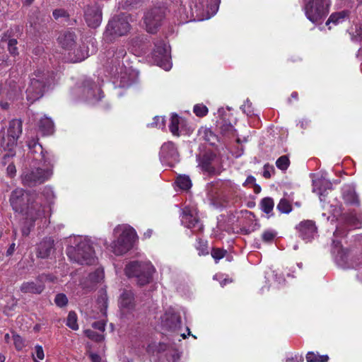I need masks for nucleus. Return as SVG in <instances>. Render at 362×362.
I'll use <instances>...</instances> for the list:
<instances>
[{
  "mask_svg": "<svg viewBox=\"0 0 362 362\" xmlns=\"http://www.w3.org/2000/svg\"><path fill=\"white\" fill-rule=\"evenodd\" d=\"M298 235L305 242H310L317 235V229L315 223L311 220L301 221L296 226Z\"/></svg>",
  "mask_w": 362,
  "mask_h": 362,
  "instance_id": "nucleus-18",
  "label": "nucleus"
},
{
  "mask_svg": "<svg viewBox=\"0 0 362 362\" xmlns=\"http://www.w3.org/2000/svg\"><path fill=\"white\" fill-rule=\"evenodd\" d=\"M276 209L282 214H289L292 211V206L288 200L282 198L277 204Z\"/></svg>",
  "mask_w": 362,
  "mask_h": 362,
  "instance_id": "nucleus-36",
  "label": "nucleus"
},
{
  "mask_svg": "<svg viewBox=\"0 0 362 362\" xmlns=\"http://www.w3.org/2000/svg\"><path fill=\"white\" fill-rule=\"evenodd\" d=\"M155 268L150 262L132 261L124 269L125 274L129 278H134L137 284L144 286L149 284L153 278Z\"/></svg>",
  "mask_w": 362,
  "mask_h": 362,
  "instance_id": "nucleus-4",
  "label": "nucleus"
},
{
  "mask_svg": "<svg viewBox=\"0 0 362 362\" xmlns=\"http://www.w3.org/2000/svg\"><path fill=\"white\" fill-rule=\"evenodd\" d=\"M53 17L57 20L59 18H68L69 16L66 11L63 8L55 9L52 12Z\"/></svg>",
  "mask_w": 362,
  "mask_h": 362,
  "instance_id": "nucleus-50",
  "label": "nucleus"
},
{
  "mask_svg": "<svg viewBox=\"0 0 362 362\" xmlns=\"http://www.w3.org/2000/svg\"><path fill=\"white\" fill-rule=\"evenodd\" d=\"M76 39L75 33L71 31H66L58 37L59 42L62 47L69 51V54L70 56L74 54V57L71 58L73 62H81L88 56V52L84 48L79 47L75 49Z\"/></svg>",
  "mask_w": 362,
  "mask_h": 362,
  "instance_id": "nucleus-9",
  "label": "nucleus"
},
{
  "mask_svg": "<svg viewBox=\"0 0 362 362\" xmlns=\"http://www.w3.org/2000/svg\"><path fill=\"white\" fill-rule=\"evenodd\" d=\"M66 325L73 330L78 329V325L77 323V315L74 311H70L69 313Z\"/></svg>",
  "mask_w": 362,
  "mask_h": 362,
  "instance_id": "nucleus-37",
  "label": "nucleus"
},
{
  "mask_svg": "<svg viewBox=\"0 0 362 362\" xmlns=\"http://www.w3.org/2000/svg\"><path fill=\"white\" fill-rule=\"evenodd\" d=\"M130 28L131 25L127 16H115L108 21L103 33V40L107 42H112L117 37L126 35Z\"/></svg>",
  "mask_w": 362,
  "mask_h": 362,
  "instance_id": "nucleus-6",
  "label": "nucleus"
},
{
  "mask_svg": "<svg viewBox=\"0 0 362 362\" xmlns=\"http://www.w3.org/2000/svg\"><path fill=\"white\" fill-rule=\"evenodd\" d=\"M112 54V57L115 58V61L119 63L120 59H123L127 52L124 46L119 47H112L108 51V55Z\"/></svg>",
  "mask_w": 362,
  "mask_h": 362,
  "instance_id": "nucleus-29",
  "label": "nucleus"
},
{
  "mask_svg": "<svg viewBox=\"0 0 362 362\" xmlns=\"http://www.w3.org/2000/svg\"><path fill=\"white\" fill-rule=\"evenodd\" d=\"M73 92L80 93L81 99L90 103L98 102L103 97L100 88L90 78L84 79L81 86L75 88Z\"/></svg>",
  "mask_w": 362,
  "mask_h": 362,
  "instance_id": "nucleus-11",
  "label": "nucleus"
},
{
  "mask_svg": "<svg viewBox=\"0 0 362 362\" xmlns=\"http://www.w3.org/2000/svg\"><path fill=\"white\" fill-rule=\"evenodd\" d=\"M153 230L151 229H148L146 232L144 233V235L146 238H149L152 235Z\"/></svg>",
  "mask_w": 362,
  "mask_h": 362,
  "instance_id": "nucleus-61",
  "label": "nucleus"
},
{
  "mask_svg": "<svg viewBox=\"0 0 362 362\" xmlns=\"http://www.w3.org/2000/svg\"><path fill=\"white\" fill-rule=\"evenodd\" d=\"M84 18L88 27L98 28L102 22V10L98 4L88 6L84 11Z\"/></svg>",
  "mask_w": 362,
  "mask_h": 362,
  "instance_id": "nucleus-19",
  "label": "nucleus"
},
{
  "mask_svg": "<svg viewBox=\"0 0 362 362\" xmlns=\"http://www.w3.org/2000/svg\"><path fill=\"white\" fill-rule=\"evenodd\" d=\"M6 170H7L8 175L11 177L16 175V167L13 164L8 165Z\"/></svg>",
  "mask_w": 362,
  "mask_h": 362,
  "instance_id": "nucleus-54",
  "label": "nucleus"
},
{
  "mask_svg": "<svg viewBox=\"0 0 362 362\" xmlns=\"http://www.w3.org/2000/svg\"><path fill=\"white\" fill-rule=\"evenodd\" d=\"M165 16V9L164 8L156 7L148 11L144 16L146 30L151 33H156L158 28L161 25Z\"/></svg>",
  "mask_w": 362,
  "mask_h": 362,
  "instance_id": "nucleus-14",
  "label": "nucleus"
},
{
  "mask_svg": "<svg viewBox=\"0 0 362 362\" xmlns=\"http://www.w3.org/2000/svg\"><path fill=\"white\" fill-rule=\"evenodd\" d=\"M35 221L25 219L24 226L21 228V233L23 236H28L31 229L34 227Z\"/></svg>",
  "mask_w": 362,
  "mask_h": 362,
  "instance_id": "nucleus-45",
  "label": "nucleus"
},
{
  "mask_svg": "<svg viewBox=\"0 0 362 362\" xmlns=\"http://www.w3.org/2000/svg\"><path fill=\"white\" fill-rule=\"evenodd\" d=\"M13 344H14L15 348L18 351H21L25 347V341L20 335L13 334Z\"/></svg>",
  "mask_w": 362,
  "mask_h": 362,
  "instance_id": "nucleus-46",
  "label": "nucleus"
},
{
  "mask_svg": "<svg viewBox=\"0 0 362 362\" xmlns=\"http://www.w3.org/2000/svg\"><path fill=\"white\" fill-rule=\"evenodd\" d=\"M193 112L197 117H202L208 114L209 110L203 104H197L194 106Z\"/></svg>",
  "mask_w": 362,
  "mask_h": 362,
  "instance_id": "nucleus-40",
  "label": "nucleus"
},
{
  "mask_svg": "<svg viewBox=\"0 0 362 362\" xmlns=\"http://www.w3.org/2000/svg\"><path fill=\"white\" fill-rule=\"evenodd\" d=\"M163 328L168 331H175L181 327V317L173 308H168L161 317Z\"/></svg>",
  "mask_w": 362,
  "mask_h": 362,
  "instance_id": "nucleus-17",
  "label": "nucleus"
},
{
  "mask_svg": "<svg viewBox=\"0 0 362 362\" xmlns=\"http://www.w3.org/2000/svg\"><path fill=\"white\" fill-rule=\"evenodd\" d=\"M154 121L151 124H148V126L151 127H156L159 129H163L165 127V119L164 117H155Z\"/></svg>",
  "mask_w": 362,
  "mask_h": 362,
  "instance_id": "nucleus-47",
  "label": "nucleus"
},
{
  "mask_svg": "<svg viewBox=\"0 0 362 362\" xmlns=\"http://www.w3.org/2000/svg\"><path fill=\"white\" fill-rule=\"evenodd\" d=\"M298 94L297 92H293L291 95V97L295 100L298 99Z\"/></svg>",
  "mask_w": 362,
  "mask_h": 362,
  "instance_id": "nucleus-64",
  "label": "nucleus"
},
{
  "mask_svg": "<svg viewBox=\"0 0 362 362\" xmlns=\"http://www.w3.org/2000/svg\"><path fill=\"white\" fill-rule=\"evenodd\" d=\"M29 153L33 160L38 161L45 167H53L55 162L54 156L51 153L45 151L42 146L37 142V139H32L28 141Z\"/></svg>",
  "mask_w": 362,
  "mask_h": 362,
  "instance_id": "nucleus-12",
  "label": "nucleus"
},
{
  "mask_svg": "<svg viewBox=\"0 0 362 362\" xmlns=\"http://www.w3.org/2000/svg\"><path fill=\"white\" fill-rule=\"evenodd\" d=\"M341 261H344L345 264H341V266L344 268H354L356 269L359 267L362 264V254H361L359 256L356 257V259L354 261H352L350 264L346 263V259L347 256L344 255V256H341Z\"/></svg>",
  "mask_w": 362,
  "mask_h": 362,
  "instance_id": "nucleus-35",
  "label": "nucleus"
},
{
  "mask_svg": "<svg viewBox=\"0 0 362 362\" xmlns=\"http://www.w3.org/2000/svg\"><path fill=\"white\" fill-rule=\"evenodd\" d=\"M92 327L94 329L103 332L105 329V323L103 321H96L92 324Z\"/></svg>",
  "mask_w": 362,
  "mask_h": 362,
  "instance_id": "nucleus-51",
  "label": "nucleus"
},
{
  "mask_svg": "<svg viewBox=\"0 0 362 362\" xmlns=\"http://www.w3.org/2000/svg\"><path fill=\"white\" fill-rule=\"evenodd\" d=\"M277 232L274 229H268L264 230L262 234V241L265 243L270 244L277 236Z\"/></svg>",
  "mask_w": 362,
  "mask_h": 362,
  "instance_id": "nucleus-38",
  "label": "nucleus"
},
{
  "mask_svg": "<svg viewBox=\"0 0 362 362\" xmlns=\"http://www.w3.org/2000/svg\"><path fill=\"white\" fill-rule=\"evenodd\" d=\"M16 250V244L15 243H11L10 245V246L8 247L7 251H6V256H11L13 254L14 251Z\"/></svg>",
  "mask_w": 362,
  "mask_h": 362,
  "instance_id": "nucleus-56",
  "label": "nucleus"
},
{
  "mask_svg": "<svg viewBox=\"0 0 362 362\" xmlns=\"http://www.w3.org/2000/svg\"><path fill=\"white\" fill-rule=\"evenodd\" d=\"M88 356L92 362H101V357L98 354L90 352Z\"/></svg>",
  "mask_w": 362,
  "mask_h": 362,
  "instance_id": "nucleus-53",
  "label": "nucleus"
},
{
  "mask_svg": "<svg viewBox=\"0 0 362 362\" xmlns=\"http://www.w3.org/2000/svg\"><path fill=\"white\" fill-rule=\"evenodd\" d=\"M329 360L328 355H320L318 353L309 351L306 355L307 362H327Z\"/></svg>",
  "mask_w": 362,
  "mask_h": 362,
  "instance_id": "nucleus-33",
  "label": "nucleus"
},
{
  "mask_svg": "<svg viewBox=\"0 0 362 362\" xmlns=\"http://www.w3.org/2000/svg\"><path fill=\"white\" fill-rule=\"evenodd\" d=\"M256 179L254 176L250 175L247 177L246 180L243 183L244 186H247L248 185H255V184Z\"/></svg>",
  "mask_w": 362,
  "mask_h": 362,
  "instance_id": "nucleus-55",
  "label": "nucleus"
},
{
  "mask_svg": "<svg viewBox=\"0 0 362 362\" xmlns=\"http://www.w3.org/2000/svg\"><path fill=\"white\" fill-rule=\"evenodd\" d=\"M114 234L118 235L117 240L111 244V250L115 255H122L127 252L133 246L136 233L133 228L122 225L114 229Z\"/></svg>",
  "mask_w": 362,
  "mask_h": 362,
  "instance_id": "nucleus-5",
  "label": "nucleus"
},
{
  "mask_svg": "<svg viewBox=\"0 0 362 362\" xmlns=\"http://www.w3.org/2000/svg\"><path fill=\"white\" fill-rule=\"evenodd\" d=\"M179 123L180 117L176 113H173L170 117L169 129L175 136H179Z\"/></svg>",
  "mask_w": 362,
  "mask_h": 362,
  "instance_id": "nucleus-34",
  "label": "nucleus"
},
{
  "mask_svg": "<svg viewBox=\"0 0 362 362\" xmlns=\"http://www.w3.org/2000/svg\"><path fill=\"white\" fill-rule=\"evenodd\" d=\"M159 156L162 162H176L179 158L177 149L172 141L165 142L161 146Z\"/></svg>",
  "mask_w": 362,
  "mask_h": 362,
  "instance_id": "nucleus-21",
  "label": "nucleus"
},
{
  "mask_svg": "<svg viewBox=\"0 0 362 362\" xmlns=\"http://www.w3.org/2000/svg\"><path fill=\"white\" fill-rule=\"evenodd\" d=\"M349 12L348 11H341L336 13H333L329 17L328 20L326 22V25H329V23H333L334 25H338L344 22L349 18Z\"/></svg>",
  "mask_w": 362,
  "mask_h": 362,
  "instance_id": "nucleus-24",
  "label": "nucleus"
},
{
  "mask_svg": "<svg viewBox=\"0 0 362 362\" xmlns=\"http://www.w3.org/2000/svg\"><path fill=\"white\" fill-rule=\"evenodd\" d=\"M196 248L199 251V255H206L209 254L207 242L200 238L197 240Z\"/></svg>",
  "mask_w": 362,
  "mask_h": 362,
  "instance_id": "nucleus-41",
  "label": "nucleus"
},
{
  "mask_svg": "<svg viewBox=\"0 0 362 362\" xmlns=\"http://www.w3.org/2000/svg\"><path fill=\"white\" fill-rule=\"evenodd\" d=\"M267 168H268L267 165H265L264 166L263 176L265 178H269L271 177V174H270L269 171L267 170Z\"/></svg>",
  "mask_w": 362,
  "mask_h": 362,
  "instance_id": "nucleus-59",
  "label": "nucleus"
},
{
  "mask_svg": "<svg viewBox=\"0 0 362 362\" xmlns=\"http://www.w3.org/2000/svg\"><path fill=\"white\" fill-rule=\"evenodd\" d=\"M217 126L218 127L221 134L224 136H229L234 133V127L230 123L225 121H218Z\"/></svg>",
  "mask_w": 362,
  "mask_h": 362,
  "instance_id": "nucleus-31",
  "label": "nucleus"
},
{
  "mask_svg": "<svg viewBox=\"0 0 362 362\" xmlns=\"http://www.w3.org/2000/svg\"><path fill=\"white\" fill-rule=\"evenodd\" d=\"M35 0H23V4L24 6H30L33 4Z\"/></svg>",
  "mask_w": 362,
  "mask_h": 362,
  "instance_id": "nucleus-63",
  "label": "nucleus"
},
{
  "mask_svg": "<svg viewBox=\"0 0 362 362\" xmlns=\"http://www.w3.org/2000/svg\"><path fill=\"white\" fill-rule=\"evenodd\" d=\"M0 107L4 110H7L9 107V104L7 102L0 101Z\"/></svg>",
  "mask_w": 362,
  "mask_h": 362,
  "instance_id": "nucleus-60",
  "label": "nucleus"
},
{
  "mask_svg": "<svg viewBox=\"0 0 362 362\" xmlns=\"http://www.w3.org/2000/svg\"><path fill=\"white\" fill-rule=\"evenodd\" d=\"M119 307L123 314L130 313L135 310V294L132 290L124 289L118 300Z\"/></svg>",
  "mask_w": 362,
  "mask_h": 362,
  "instance_id": "nucleus-20",
  "label": "nucleus"
},
{
  "mask_svg": "<svg viewBox=\"0 0 362 362\" xmlns=\"http://www.w3.org/2000/svg\"><path fill=\"white\" fill-rule=\"evenodd\" d=\"M86 335L90 339L100 342L103 341L104 335L101 333H98L95 331L91 329H87L85 332Z\"/></svg>",
  "mask_w": 362,
  "mask_h": 362,
  "instance_id": "nucleus-42",
  "label": "nucleus"
},
{
  "mask_svg": "<svg viewBox=\"0 0 362 362\" xmlns=\"http://www.w3.org/2000/svg\"><path fill=\"white\" fill-rule=\"evenodd\" d=\"M153 62L165 71L172 67L169 47L163 41H158L155 43V48L152 52Z\"/></svg>",
  "mask_w": 362,
  "mask_h": 362,
  "instance_id": "nucleus-13",
  "label": "nucleus"
},
{
  "mask_svg": "<svg viewBox=\"0 0 362 362\" xmlns=\"http://www.w3.org/2000/svg\"><path fill=\"white\" fill-rule=\"evenodd\" d=\"M180 217L182 224L185 227L192 229L194 232L203 230L204 226L194 209L189 206H185L182 209Z\"/></svg>",
  "mask_w": 362,
  "mask_h": 362,
  "instance_id": "nucleus-15",
  "label": "nucleus"
},
{
  "mask_svg": "<svg viewBox=\"0 0 362 362\" xmlns=\"http://www.w3.org/2000/svg\"><path fill=\"white\" fill-rule=\"evenodd\" d=\"M54 251V240L52 238H45L37 245V257L45 259Z\"/></svg>",
  "mask_w": 362,
  "mask_h": 362,
  "instance_id": "nucleus-22",
  "label": "nucleus"
},
{
  "mask_svg": "<svg viewBox=\"0 0 362 362\" xmlns=\"http://www.w3.org/2000/svg\"><path fill=\"white\" fill-rule=\"evenodd\" d=\"M260 191H261V187H260V186H259V185H257V184H256V183H255V184L254 185V192H255L256 194H258V193H259V192H260Z\"/></svg>",
  "mask_w": 362,
  "mask_h": 362,
  "instance_id": "nucleus-62",
  "label": "nucleus"
},
{
  "mask_svg": "<svg viewBox=\"0 0 362 362\" xmlns=\"http://www.w3.org/2000/svg\"><path fill=\"white\" fill-rule=\"evenodd\" d=\"M274 207V201L271 197H264L259 202L260 209L268 215V217L273 216L272 211Z\"/></svg>",
  "mask_w": 362,
  "mask_h": 362,
  "instance_id": "nucleus-26",
  "label": "nucleus"
},
{
  "mask_svg": "<svg viewBox=\"0 0 362 362\" xmlns=\"http://www.w3.org/2000/svg\"><path fill=\"white\" fill-rule=\"evenodd\" d=\"M216 156L213 153H206L201 158L200 165L202 168L206 171H211L213 169L211 163L215 158Z\"/></svg>",
  "mask_w": 362,
  "mask_h": 362,
  "instance_id": "nucleus-28",
  "label": "nucleus"
},
{
  "mask_svg": "<svg viewBox=\"0 0 362 362\" xmlns=\"http://www.w3.org/2000/svg\"><path fill=\"white\" fill-rule=\"evenodd\" d=\"M39 128L44 134L49 135L54 132V123L51 119L45 117L40 120Z\"/></svg>",
  "mask_w": 362,
  "mask_h": 362,
  "instance_id": "nucleus-27",
  "label": "nucleus"
},
{
  "mask_svg": "<svg viewBox=\"0 0 362 362\" xmlns=\"http://www.w3.org/2000/svg\"><path fill=\"white\" fill-rule=\"evenodd\" d=\"M274 277H275L276 281H278L279 284L285 281L284 277L281 276V274L276 273L274 274Z\"/></svg>",
  "mask_w": 362,
  "mask_h": 362,
  "instance_id": "nucleus-58",
  "label": "nucleus"
},
{
  "mask_svg": "<svg viewBox=\"0 0 362 362\" xmlns=\"http://www.w3.org/2000/svg\"><path fill=\"white\" fill-rule=\"evenodd\" d=\"M54 82V73L44 67L37 68L30 76V84L26 90L27 100L33 103L42 98Z\"/></svg>",
  "mask_w": 362,
  "mask_h": 362,
  "instance_id": "nucleus-2",
  "label": "nucleus"
},
{
  "mask_svg": "<svg viewBox=\"0 0 362 362\" xmlns=\"http://www.w3.org/2000/svg\"><path fill=\"white\" fill-rule=\"evenodd\" d=\"M66 252L71 261L79 264L91 265L96 262L93 247L86 239H80L75 246L67 247Z\"/></svg>",
  "mask_w": 362,
  "mask_h": 362,
  "instance_id": "nucleus-3",
  "label": "nucleus"
},
{
  "mask_svg": "<svg viewBox=\"0 0 362 362\" xmlns=\"http://www.w3.org/2000/svg\"><path fill=\"white\" fill-rule=\"evenodd\" d=\"M9 202L13 211L24 219L36 221L44 215L42 205L35 200V194L30 191L15 189L11 193Z\"/></svg>",
  "mask_w": 362,
  "mask_h": 362,
  "instance_id": "nucleus-1",
  "label": "nucleus"
},
{
  "mask_svg": "<svg viewBox=\"0 0 362 362\" xmlns=\"http://www.w3.org/2000/svg\"><path fill=\"white\" fill-rule=\"evenodd\" d=\"M342 197L346 204H359L358 196L356 192L355 187L352 185H346L342 188Z\"/></svg>",
  "mask_w": 362,
  "mask_h": 362,
  "instance_id": "nucleus-23",
  "label": "nucleus"
},
{
  "mask_svg": "<svg viewBox=\"0 0 362 362\" xmlns=\"http://www.w3.org/2000/svg\"><path fill=\"white\" fill-rule=\"evenodd\" d=\"M330 0H310L305 6L307 18L313 23L321 22L328 14Z\"/></svg>",
  "mask_w": 362,
  "mask_h": 362,
  "instance_id": "nucleus-8",
  "label": "nucleus"
},
{
  "mask_svg": "<svg viewBox=\"0 0 362 362\" xmlns=\"http://www.w3.org/2000/svg\"><path fill=\"white\" fill-rule=\"evenodd\" d=\"M36 356L38 359L42 360L45 358V354L42 346L40 345H36L35 346Z\"/></svg>",
  "mask_w": 362,
  "mask_h": 362,
  "instance_id": "nucleus-52",
  "label": "nucleus"
},
{
  "mask_svg": "<svg viewBox=\"0 0 362 362\" xmlns=\"http://www.w3.org/2000/svg\"><path fill=\"white\" fill-rule=\"evenodd\" d=\"M49 279V276L45 274L39 275L35 281L23 282L20 290L24 293L40 294L45 290V282Z\"/></svg>",
  "mask_w": 362,
  "mask_h": 362,
  "instance_id": "nucleus-16",
  "label": "nucleus"
},
{
  "mask_svg": "<svg viewBox=\"0 0 362 362\" xmlns=\"http://www.w3.org/2000/svg\"><path fill=\"white\" fill-rule=\"evenodd\" d=\"M211 254L216 263H217L226 255V250L220 248H213Z\"/></svg>",
  "mask_w": 362,
  "mask_h": 362,
  "instance_id": "nucleus-44",
  "label": "nucleus"
},
{
  "mask_svg": "<svg viewBox=\"0 0 362 362\" xmlns=\"http://www.w3.org/2000/svg\"><path fill=\"white\" fill-rule=\"evenodd\" d=\"M21 134V120L14 119L10 121L7 131V136L6 137L3 136L0 142V146L2 148V149L9 152L5 155V157L14 156L13 148L16 147L17 140Z\"/></svg>",
  "mask_w": 362,
  "mask_h": 362,
  "instance_id": "nucleus-7",
  "label": "nucleus"
},
{
  "mask_svg": "<svg viewBox=\"0 0 362 362\" xmlns=\"http://www.w3.org/2000/svg\"><path fill=\"white\" fill-rule=\"evenodd\" d=\"M51 167H47L44 170L41 168H35L25 170L23 172L21 178L22 184L27 187H34L40 185L47 180L52 175Z\"/></svg>",
  "mask_w": 362,
  "mask_h": 362,
  "instance_id": "nucleus-10",
  "label": "nucleus"
},
{
  "mask_svg": "<svg viewBox=\"0 0 362 362\" xmlns=\"http://www.w3.org/2000/svg\"><path fill=\"white\" fill-rule=\"evenodd\" d=\"M199 136L201 139L208 142L210 145H215L217 136L209 128L202 127L199 130Z\"/></svg>",
  "mask_w": 362,
  "mask_h": 362,
  "instance_id": "nucleus-25",
  "label": "nucleus"
},
{
  "mask_svg": "<svg viewBox=\"0 0 362 362\" xmlns=\"http://www.w3.org/2000/svg\"><path fill=\"white\" fill-rule=\"evenodd\" d=\"M10 35L8 33H5L2 37V41H7L8 40V50L9 53L13 55L16 56L18 54V47H17V40L14 38H11Z\"/></svg>",
  "mask_w": 362,
  "mask_h": 362,
  "instance_id": "nucleus-30",
  "label": "nucleus"
},
{
  "mask_svg": "<svg viewBox=\"0 0 362 362\" xmlns=\"http://www.w3.org/2000/svg\"><path fill=\"white\" fill-rule=\"evenodd\" d=\"M220 2L221 0H206L205 4L203 1L202 4H203V6L205 5L207 8L210 7L211 10L216 11L218 10Z\"/></svg>",
  "mask_w": 362,
  "mask_h": 362,
  "instance_id": "nucleus-49",
  "label": "nucleus"
},
{
  "mask_svg": "<svg viewBox=\"0 0 362 362\" xmlns=\"http://www.w3.org/2000/svg\"><path fill=\"white\" fill-rule=\"evenodd\" d=\"M177 186L183 190H187L192 187V182L189 176L180 175L175 180Z\"/></svg>",
  "mask_w": 362,
  "mask_h": 362,
  "instance_id": "nucleus-32",
  "label": "nucleus"
},
{
  "mask_svg": "<svg viewBox=\"0 0 362 362\" xmlns=\"http://www.w3.org/2000/svg\"><path fill=\"white\" fill-rule=\"evenodd\" d=\"M356 33L357 36L362 40V24L359 25L356 30Z\"/></svg>",
  "mask_w": 362,
  "mask_h": 362,
  "instance_id": "nucleus-57",
  "label": "nucleus"
},
{
  "mask_svg": "<svg viewBox=\"0 0 362 362\" xmlns=\"http://www.w3.org/2000/svg\"><path fill=\"white\" fill-rule=\"evenodd\" d=\"M289 165H290L289 158H288V156H286V155L280 156L276 161V167L281 170H287Z\"/></svg>",
  "mask_w": 362,
  "mask_h": 362,
  "instance_id": "nucleus-39",
  "label": "nucleus"
},
{
  "mask_svg": "<svg viewBox=\"0 0 362 362\" xmlns=\"http://www.w3.org/2000/svg\"><path fill=\"white\" fill-rule=\"evenodd\" d=\"M54 303L58 307L63 308L68 304V298L65 294L58 293L54 298Z\"/></svg>",
  "mask_w": 362,
  "mask_h": 362,
  "instance_id": "nucleus-43",
  "label": "nucleus"
},
{
  "mask_svg": "<svg viewBox=\"0 0 362 362\" xmlns=\"http://www.w3.org/2000/svg\"><path fill=\"white\" fill-rule=\"evenodd\" d=\"M241 109L248 116L254 115L252 103L248 99L245 101L244 104L241 106Z\"/></svg>",
  "mask_w": 362,
  "mask_h": 362,
  "instance_id": "nucleus-48",
  "label": "nucleus"
}]
</instances>
